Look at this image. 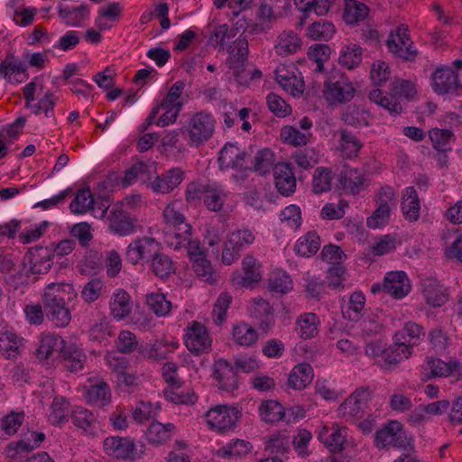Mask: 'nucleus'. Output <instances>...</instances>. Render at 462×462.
Returning a JSON list of instances; mask_svg holds the SVG:
<instances>
[{
	"label": "nucleus",
	"mask_w": 462,
	"mask_h": 462,
	"mask_svg": "<svg viewBox=\"0 0 462 462\" xmlns=\"http://www.w3.org/2000/svg\"><path fill=\"white\" fill-rule=\"evenodd\" d=\"M339 134L340 140L338 150L341 155L346 159L356 158L363 147L361 141L346 129H340Z\"/></svg>",
	"instance_id": "44"
},
{
	"label": "nucleus",
	"mask_w": 462,
	"mask_h": 462,
	"mask_svg": "<svg viewBox=\"0 0 462 462\" xmlns=\"http://www.w3.org/2000/svg\"><path fill=\"white\" fill-rule=\"evenodd\" d=\"M106 225L111 234L119 236L133 235L138 227L137 219L131 217L119 204L114 205L108 210Z\"/></svg>",
	"instance_id": "10"
},
{
	"label": "nucleus",
	"mask_w": 462,
	"mask_h": 462,
	"mask_svg": "<svg viewBox=\"0 0 462 462\" xmlns=\"http://www.w3.org/2000/svg\"><path fill=\"white\" fill-rule=\"evenodd\" d=\"M388 50L396 56L404 60H411L415 56L411 50V42L405 25L398 26L392 31L387 40Z\"/></svg>",
	"instance_id": "16"
},
{
	"label": "nucleus",
	"mask_w": 462,
	"mask_h": 462,
	"mask_svg": "<svg viewBox=\"0 0 462 462\" xmlns=\"http://www.w3.org/2000/svg\"><path fill=\"white\" fill-rule=\"evenodd\" d=\"M362 57L363 50L357 44L344 45L340 51L338 63L347 69H354L361 63Z\"/></svg>",
	"instance_id": "48"
},
{
	"label": "nucleus",
	"mask_w": 462,
	"mask_h": 462,
	"mask_svg": "<svg viewBox=\"0 0 462 462\" xmlns=\"http://www.w3.org/2000/svg\"><path fill=\"white\" fill-rule=\"evenodd\" d=\"M385 293L396 300L407 296L411 289L407 274L402 271L389 272L384 276Z\"/></svg>",
	"instance_id": "24"
},
{
	"label": "nucleus",
	"mask_w": 462,
	"mask_h": 462,
	"mask_svg": "<svg viewBox=\"0 0 462 462\" xmlns=\"http://www.w3.org/2000/svg\"><path fill=\"white\" fill-rule=\"evenodd\" d=\"M185 171L179 167L169 169L157 175L148 183V187L157 194H169L184 180Z\"/></svg>",
	"instance_id": "15"
},
{
	"label": "nucleus",
	"mask_w": 462,
	"mask_h": 462,
	"mask_svg": "<svg viewBox=\"0 0 462 462\" xmlns=\"http://www.w3.org/2000/svg\"><path fill=\"white\" fill-rule=\"evenodd\" d=\"M216 125L213 115L201 110L189 116L181 128V134L189 146L199 148L212 138Z\"/></svg>",
	"instance_id": "1"
},
{
	"label": "nucleus",
	"mask_w": 462,
	"mask_h": 462,
	"mask_svg": "<svg viewBox=\"0 0 462 462\" xmlns=\"http://www.w3.org/2000/svg\"><path fill=\"white\" fill-rule=\"evenodd\" d=\"M240 415V411L236 407L218 404L206 412L205 420L210 430L226 432L235 427Z\"/></svg>",
	"instance_id": "8"
},
{
	"label": "nucleus",
	"mask_w": 462,
	"mask_h": 462,
	"mask_svg": "<svg viewBox=\"0 0 462 462\" xmlns=\"http://www.w3.org/2000/svg\"><path fill=\"white\" fill-rule=\"evenodd\" d=\"M232 335L236 344L243 346H252L256 344L262 333L261 331L258 332L249 324L241 322L234 325Z\"/></svg>",
	"instance_id": "45"
},
{
	"label": "nucleus",
	"mask_w": 462,
	"mask_h": 462,
	"mask_svg": "<svg viewBox=\"0 0 462 462\" xmlns=\"http://www.w3.org/2000/svg\"><path fill=\"white\" fill-rule=\"evenodd\" d=\"M95 205V199L89 189H79L69 205L71 212L75 215H84L90 212L92 206Z\"/></svg>",
	"instance_id": "54"
},
{
	"label": "nucleus",
	"mask_w": 462,
	"mask_h": 462,
	"mask_svg": "<svg viewBox=\"0 0 462 462\" xmlns=\"http://www.w3.org/2000/svg\"><path fill=\"white\" fill-rule=\"evenodd\" d=\"M28 65L14 55H8L5 60L0 62V76L11 84H19L25 81L29 75Z\"/></svg>",
	"instance_id": "19"
},
{
	"label": "nucleus",
	"mask_w": 462,
	"mask_h": 462,
	"mask_svg": "<svg viewBox=\"0 0 462 462\" xmlns=\"http://www.w3.org/2000/svg\"><path fill=\"white\" fill-rule=\"evenodd\" d=\"M334 33L333 23L325 20L313 23L306 30V35L314 41H328Z\"/></svg>",
	"instance_id": "60"
},
{
	"label": "nucleus",
	"mask_w": 462,
	"mask_h": 462,
	"mask_svg": "<svg viewBox=\"0 0 462 462\" xmlns=\"http://www.w3.org/2000/svg\"><path fill=\"white\" fill-rule=\"evenodd\" d=\"M333 174L330 169L318 167L312 177V189L316 194H321L330 190L332 186Z\"/></svg>",
	"instance_id": "61"
},
{
	"label": "nucleus",
	"mask_w": 462,
	"mask_h": 462,
	"mask_svg": "<svg viewBox=\"0 0 462 462\" xmlns=\"http://www.w3.org/2000/svg\"><path fill=\"white\" fill-rule=\"evenodd\" d=\"M73 424L81 429L86 434L95 436L99 430V422L97 416L83 407H76L71 413Z\"/></svg>",
	"instance_id": "32"
},
{
	"label": "nucleus",
	"mask_w": 462,
	"mask_h": 462,
	"mask_svg": "<svg viewBox=\"0 0 462 462\" xmlns=\"http://www.w3.org/2000/svg\"><path fill=\"white\" fill-rule=\"evenodd\" d=\"M175 431V425L172 423L162 424L153 421L147 429L145 435L147 440L153 445H162L170 440Z\"/></svg>",
	"instance_id": "40"
},
{
	"label": "nucleus",
	"mask_w": 462,
	"mask_h": 462,
	"mask_svg": "<svg viewBox=\"0 0 462 462\" xmlns=\"http://www.w3.org/2000/svg\"><path fill=\"white\" fill-rule=\"evenodd\" d=\"M291 7V0H263L260 7V14L263 18L282 16Z\"/></svg>",
	"instance_id": "63"
},
{
	"label": "nucleus",
	"mask_w": 462,
	"mask_h": 462,
	"mask_svg": "<svg viewBox=\"0 0 462 462\" xmlns=\"http://www.w3.org/2000/svg\"><path fill=\"white\" fill-rule=\"evenodd\" d=\"M302 42L292 31H283L276 38L274 51L277 55L286 57L300 51Z\"/></svg>",
	"instance_id": "31"
},
{
	"label": "nucleus",
	"mask_w": 462,
	"mask_h": 462,
	"mask_svg": "<svg viewBox=\"0 0 462 462\" xmlns=\"http://www.w3.org/2000/svg\"><path fill=\"white\" fill-rule=\"evenodd\" d=\"M253 449L252 444L245 439H232L217 450V456L223 459L240 458Z\"/></svg>",
	"instance_id": "33"
},
{
	"label": "nucleus",
	"mask_w": 462,
	"mask_h": 462,
	"mask_svg": "<svg viewBox=\"0 0 462 462\" xmlns=\"http://www.w3.org/2000/svg\"><path fill=\"white\" fill-rule=\"evenodd\" d=\"M429 137L435 150L441 152L451 150V143L454 140V135L451 131L434 128L430 131Z\"/></svg>",
	"instance_id": "64"
},
{
	"label": "nucleus",
	"mask_w": 462,
	"mask_h": 462,
	"mask_svg": "<svg viewBox=\"0 0 462 462\" xmlns=\"http://www.w3.org/2000/svg\"><path fill=\"white\" fill-rule=\"evenodd\" d=\"M424 371L432 377L454 375L462 376V365L457 361L445 362L439 358L430 357L424 364Z\"/></svg>",
	"instance_id": "26"
},
{
	"label": "nucleus",
	"mask_w": 462,
	"mask_h": 462,
	"mask_svg": "<svg viewBox=\"0 0 462 462\" xmlns=\"http://www.w3.org/2000/svg\"><path fill=\"white\" fill-rule=\"evenodd\" d=\"M319 319L313 312L301 313L295 322V331L301 339L313 338L319 334Z\"/></svg>",
	"instance_id": "34"
},
{
	"label": "nucleus",
	"mask_w": 462,
	"mask_h": 462,
	"mask_svg": "<svg viewBox=\"0 0 462 462\" xmlns=\"http://www.w3.org/2000/svg\"><path fill=\"white\" fill-rule=\"evenodd\" d=\"M368 14V7L356 0H346L344 20L348 24H355L365 19Z\"/></svg>",
	"instance_id": "57"
},
{
	"label": "nucleus",
	"mask_w": 462,
	"mask_h": 462,
	"mask_svg": "<svg viewBox=\"0 0 462 462\" xmlns=\"http://www.w3.org/2000/svg\"><path fill=\"white\" fill-rule=\"evenodd\" d=\"M259 415L266 423H275L283 420L284 408L276 401L267 400L261 403Z\"/></svg>",
	"instance_id": "55"
},
{
	"label": "nucleus",
	"mask_w": 462,
	"mask_h": 462,
	"mask_svg": "<svg viewBox=\"0 0 462 462\" xmlns=\"http://www.w3.org/2000/svg\"><path fill=\"white\" fill-rule=\"evenodd\" d=\"M191 230L192 227L190 225L166 229L163 236L164 243L170 248L180 250L185 246L191 236Z\"/></svg>",
	"instance_id": "43"
},
{
	"label": "nucleus",
	"mask_w": 462,
	"mask_h": 462,
	"mask_svg": "<svg viewBox=\"0 0 462 462\" xmlns=\"http://www.w3.org/2000/svg\"><path fill=\"white\" fill-rule=\"evenodd\" d=\"M185 345L191 353L199 356L211 350L212 338L203 324L193 321L187 328Z\"/></svg>",
	"instance_id": "12"
},
{
	"label": "nucleus",
	"mask_w": 462,
	"mask_h": 462,
	"mask_svg": "<svg viewBox=\"0 0 462 462\" xmlns=\"http://www.w3.org/2000/svg\"><path fill=\"white\" fill-rule=\"evenodd\" d=\"M213 378L220 390L232 393L238 386L237 374L233 365L224 358L213 364Z\"/></svg>",
	"instance_id": "18"
},
{
	"label": "nucleus",
	"mask_w": 462,
	"mask_h": 462,
	"mask_svg": "<svg viewBox=\"0 0 462 462\" xmlns=\"http://www.w3.org/2000/svg\"><path fill=\"white\" fill-rule=\"evenodd\" d=\"M161 249L160 243L151 236L134 238L125 249V260L133 264L148 263Z\"/></svg>",
	"instance_id": "7"
},
{
	"label": "nucleus",
	"mask_w": 462,
	"mask_h": 462,
	"mask_svg": "<svg viewBox=\"0 0 462 462\" xmlns=\"http://www.w3.org/2000/svg\"><path fill=\"white\" fill-rule=\"evenodd\" d=\"M69 402L62 396H56L51 405L49 420L52 425H60L68 420Z\"/></svg>",
	"instance_id": "62"
},
{
	"label": "nucleus",
	"mask_w": 462,
	"mask_h": 462,
	"mask_svg": "<svg viewBox=\"0 0 462 462\" xmlns=\"http://www.w3.org/2000/svg\"><path fill=\"white\" fill-rule=\"evenodd\" d=\"M43 308L47 319L51 320L55 327L64 328L70 322L71 315L66 304H57Z\"/></svg>",
	"instance_id": "59"
},
{
	"label": "nucleus",
	"mask_w": 462,
	"mask_h": 462,
	"mask_svg": "<svg viewBox=\"0 0 462 462\" xmlns=\"http://www.w3.org/2000/svg\"><path fill=\"white\" fill-rule=\"evenodd\" d=\"M63 358L64 366L70 372L81 370L86 362V355L73 346L64 348L60 356Z\"/></svg>",
	"instance_id": "58"
},
{
	"label": "nucleus",
	"mask_w": 462,
	"mask_h": 462,
	"mask_svg": "<svg viewBox=\"0 0 462 462\" xmlns=\"http://www.w3.org/2000/svg\"><path fill=\"white\" fill-rule=\"evenodd\" d=\"M338 180L343 189L352 195L359 194L370 185V180L366 174L357 168L343 171L339 175Z\"/></svg>",
	"instance_id": "22"
},
{
	"label": "nucleus",
	"mask_w": 462,
	"mask_h": 462,
	"mask_svg": "<svg viewBox=\"0 0 462 462\" xmlns=\"http://www.w3.org/2000/svg\"><path fill=\"white\" fill-rule=\"evenodd\" d=\"M375 444L379 448L393 447L406 451L414 448L413 439L409 436L402 425L392 420L375 434Z\"/></svg>",
	"instance_id": "4"
},
{
	"label": "nucleus",
	"mask_w": 462,
	"mask_h": 462,
	"mask_svg": "<svg viewBox=\"0 0 462 462\" xmlns=\"http://www.w3.org/2000/svg\"><path fill=\"white\" fill-rule=\"evenodd\" d=\"M421 293L426 303L431 307H440L448 300V291L439 281L428 278L421 282Z\"/></svg>",
	"instance_id": "28"
},
{
	"label": "nucleus",
	"mask_w": 462,
	"mask_h": 462,
	"mask_svg": "<svg viewBox=\"0 0 462 462\" xmlns=\"http://www.w3.org/2000/svg\"><path fill=\"white\" fill-rule=\"evenodd\" d=\"M226 198L227 193L223 188L212 184L206 189L204 204L210 211L217 212L223 209Z\"/></svg>",
	"instance_id": "52"
},
{
	"label": "nucleus",
	"mask_w": 462,
	"mask_h": 462,
	"mask_svg": "<svg viewBox=\"0 0 462 462\" xmlns=\"http://www.w3.org/2000/svg\"><path fill=\"white\" fill-rule=\"evenodd\" d=\"M104 450L108 456L116 458L134 460L142 457L144 446L136 444L128 438L107 437L103 443Z\"/></svg>",
	"instance_id": "9"
},
{
	"label": "nucleus",
	"mask_w": 462,
	"mask_h": 462,
	"mask_svg": "<svg viewBox=\"0 0 462 462\" xmlns=\"http://www.w3.org/2000/svg\"><path fill=\"white\" fill-rule=\"evenodd\" d=\"M274 182L278 191L283 196L292 194L296 189V178L292 168L285 162L273 168Z\"/></svg>",
	"instance_id": "27"
},
{
	"label": "nucleus",
	"mask_w": 462,
	"mask_h": 462,
	"mask_svg": "<svg viewBox=\"0 0 462 462\" xmlns=\"http://www.w3.org/2000/svg\"><path fill=\"white\" fill-rule=\"evenodd\" d=\"M247 56L248 42L245 38L239 37L229 46L226 64L231 69H238L243 67Z\"/></svg>",
	"instance_id": "37"
},
{
	"label": "nucleus",
	"mask_w": 462,
	"mask_h": 462,
	"mask_svg": "<svg viewBox=\"0 0 462 462\" xmlns=\"http://www.w3.org/2000/svg\"><path fill=\"white\" fill-rule=\"evenodd\" d=\"M52 263L51 249L49 247L31 248L23 257V267L32 274L47 273Z\"/></svg>",
	"instance_id": "13"
},
{
	"label": "nucleus",
	"mask_w": 462,
	"mask_h": 462,
	"mask_svg": "<svg viewBox=\"0 0 462 462\" xmlns=\"http://www.w3.org/2000/svg\"><path fill=\"white\" fill-rule=\"evenodd\" d=\"M255 238L254 231L246 226L230 232L223 247L222 263L225 265L234 263L240 257L241 253L254 243Z\"/></svg>",
	"instance_id": "3"
},
{
	"label": "nucleus",
	"mask_w": 462,
	"mask_h": 462,
	"mask_svg": "<svg viewBox=\"0 0 462 462\" xmlns=\"http://www.w3.org/2000/svg\"><path fill=\"white\" fill-rule=\"evenodd\" d=\"M73 286L66 282H51L48 284L43 291V307L53 306L57 304H66L74 296Z\"/></svg>",
	"instance_id": "25"
},
{
	"label": "nucleus",
	"mask_w": 462,
	"mask_h": 462,
	"mask_svg": "<svg viewBox=\"0 0 462 462\" xmlns=\"http://www.w3.org/2000/svg\"><path fill=\"white\" fill-rule=\"evenodd\" d=\"M411 355V351L408 346L399 345L396 340H393V345L389 347H384L383 352V366L389 368L391 365H394L402 362L403 359L408 358Z\"/></svg>",
	"instance_id": "50"
},
{
	"label": "nucleus",
	"mask_w": 462,
	"mask_h": 462,
	"mask_svg": "<svg viewBox=\"0 0 462 462\" xmlns=\"http://www.w3.org/2000/svg\"><path fill=\"white\" fill-rule=\"evenodd\" d=\"M132 309L130 295L122 289L116 290L110 300V310L112 316L116 320H122L126 318Z\"/></svg>",
	"instance_id": "39"
},
{
	"label": "nucleus",
	"mask_w": 462,
	"mask_h": 462,
	"mask_svg": "<svg viewBox=\"0 0 462 462\" xmlns=\"http://www.w3.org/2000/svg\"><path fill=\"white\" fill-rule=\"evenodd\" d=\"M416 95L414 84L409 80L395 79L392 84L389 95H384L381 89L370 91L369 99L376 105L386 109L391 115H400L403 108L401 98L411 99Z\"/></svg>",
	"instance_id": "2"
},
{
	"label": "nucleus",
	"mask_w": 462,
	"mask_h": 462,
	"mask_svg": "<svg viewBox=\"0 0 462 462\" xmlns=\"http://www.w3.org/2000/svg\"><path fill=\"white\" fill-rule=\"evenodd\" d=\"M163 219L167 225V229L189 225L186 222V217L182 212V204L180 201L169 203L163 210Z\"/></svg>",
	"instance_id": "53"
},
{
	"label": "nucleus",
	"mask_w": 462,
	"mask_h": 462,
	"mask_svg": "<svg viewBox=\"0 0 462 462\" xmlns=\"http://www.w3.org/2000/svg\"><path fill=\"white\" fill-rule=\"evenodd\" d=\"M123 12V6L120 3L112 2L98 10V15L96 18V25L100 31L112 28Z\"/></svg>",
	"instance_id": "41"
},
{
	"label": "nucleus",
	"mask_w": 462,
	"mask_h": 462,
	"mask_svg": "<svg viewBox=\"0 0 462 462\" xmlns=\"http://www.w3.org/2000/svg\"><path fill=\"white\" fill-rule=\"evenodd\" d=\"M85 399L87 402L99 407L106 405L110 400L109 386L105 382L91 385L85 393Z\"/></svg>",
	"instance_id": "56"
},
{
	"label": "nucleus",
	"mask_w": 462,
	"mask_h": 462,
	"mask_svg": "<svg viewBox=\"0 0 462 462\" xmlns=\"http://www.w3.org/2000/svg\"><path fill=\"white\" fill-rule=\"evenodd\" d=\"M65 346L66 342L60 336L52 333H43L39 338L37 357L41 360H48L55 353L61 356Z\"/></svg>",
	"instance_id": "29"
},
{
	"label": "nucleus",
	"mask_w": 462,
	"mask_h": 462,
	"mask_svg": "<svg viewBox=\"0 0 462 462\" xmlns=\"http://www.w3.org/2000/svg\"><path fill=\"white\" fill-rule=\"evenodd\" d=\"M248 155L235 143H226L219 153V166L221 170L246 169V158Z\"/></svg>",
	"instance_id": "23"
},
{
	"label": "nucleus",
	"mask_w": 462,
	"mask_h": 462,
	"mask_svg": "<svg viewBox=\"0 0 462 462\" xmlns=\"http://www.w3.org/2000/svg\"><path fill=\"white\" fill-rule=\"evenodd\" d=\"M242 267L244 276L240 283L243 287H252L261 281V263L253 255L247 254L243 258Z\"/></svg>",
	"instance_id": "42"
},
{
	"label": "nucleus",
	"mask_w": 462,
	"mask_h": 462,
	"mask_svg": "<svg viewBox=\"0 0 462 462\" xmlns=\"http://www.w3.org/2000/svg\"><path fill=\"white\" fill-rule=\"evenodd\" d=\"M23 338L14 331H0V353L9 360L15 359L21 354Z\"/></svg>",
	"instance_id": "35"
},
{
	"label": "nucleus",
	"mask_w": 462,
	"mask_h": 462,
	"mask_svg": "<svg viewBox=\"0 0 462 462\" xmlns=\"http://www.w3.org/2000/svg\"><path fill=\"white\" fill-rule=\"evenodd\" d=\"M423 334V328L414 323H405L402 329L397 331L393 337V340L399 345L406 346L412 352V346L415 344L414 340L419 339L420 335Z\"/></svg>",
	"instance_id": "49"
},
{
	"label": "nucleus",
	"mask_w": 462,
	"mask_h": 462,
	"mask_svg": "<svg viewBox=\"0 0 462 462\" xmlns=\"http://www.w3.org/2000/svg\"><path fill=\"white\" fill-rule=\"evenodd\" d=\"M311 136V133L302 132L296 125H284L280 133L281 140L294 147L307 145Z\"/></svg>",
	"instance_id": "47"
},
{
	"label": "nucleus",
	"mask_w": 462,
	"mask_h": 462,
	"mask_svg": "<svg viewBox=\"0 0 462 462\" xmlns=\"http://www.w3.org/2000/svg\"><path fill=\"white\" fill-rule=\"evenodd\" d=\"M314 374L311 365L308 363H300L295 365L288 377V384L295 390H302L309 385Z\"/></svg>",
	"instance_id": "38"
},
{
	"label": "nucleus",
	"mask_w": 462,
	"mask_h": 462,
	"mask_svg": "<svg viewBox=\"0 0 462 462\" xmlns=\"http://www.w3.org/2000/svg\"><path fill=\"white\" fill-rule=\"evenodd\" d=\"M318 439L332 453H339L346 442L347 429L337 422H325L317 430Z\"/></svg>",
	"instance_id": "11"
},
{
	"label": "nucleus",
	"mask_w": 462,
	"mask_h": 462,
	"mask_svg": "<svg viewBox=\"0 0 462 462\" xmlns=\"http://www.w3.org/2000/svg\"><path fill=\"white\" fill-rule=\"evenodd\" d=\"M401 209L404 218L409 222H416L420 215V200L414 187L404 189L402 196Z\"/></svg>",
	"instance_id": "30"
},
{
	"label": "nucleus",
	"mask_w": 462,
	"mask_h": 462,
	"mask_svg": "<svg viewBox=\"0 0 462 462\" xmlns=\"http://www.w3.org/2000/svg\"><path fill=\"white\" fill-rule=\"evenodd\" d=\"M320 247V238L317 232H308L300 237L295 245V251L304 257H310L315 254Z\"/></svg>",
	"instance_id": "51"
},
{
	"label": "nucleus",
	"mask_w": 462,
	"mask_h": 462,
	"mask_svg": "<svg viewBox=\"0 0 462 462\" xmlns=\"http://www.w3.org/2000/svg\"><path fill=\"white\" fill-rule=\"evenodd\" d=\"M293 65L281 64L275 70V79L279 85L291 95L296 97L303 93L304 83L295 73Z\"/></svg>",
	"instance_id": "21"
},
{
	"label": "nucleus",
	"mask_w": 462,
	"mask_h": 462,
	"mask_svg": "<svg viewBox=\"0 0 462 462\" xmlns=\"http://www.w3.org/2000/svg\"><path fill=\"white\" fill-rule=\"evenodd\" d=\"M185 83L183 81L178 80L174 82L162 102L156 106H160V109L165 110L157 119L156 125L165 127L176 122L184 106L182 98Z\"/></svg>",
	"instance_id": "5"
},
{
	"label": "nucleus",
	"mask_w": 462,
	"mask_h": 462,
	"mask_svg": "<svg viewBox=\"0 0 462 462\" xmlns=\"http://www.w3.org/2000/svg\"><path fill=\"white\" fill-rule=\"evenodd\" d=\"M371 393L366 388L356 390L344 402L340 404L337 412L344 418L361 417L366 407Z\"/></svg>",
	"instance_id": "17"
},
{
	"label": "nucleus",
	"mask_w": 462,
	"mask_h": 462,
	"mask_svg": "<svg viewBox=\"0 0 462 462\" xmlns=\"http://www.w3.org/2000/svg\"><path fill=\"white\" fill-rule=\"evenodd\" d=\"M431 87L439 95L455 93L459 88L458 76L448 67L439 68L432 75Z\"/></svg>",
	"instance_id": "20"
},
{
	"label": "nucleus",
	"mask_w": 462,
	"mask_h": 462,
	"mask_svg": "<svg viewBox=\"0 0 462 462\" xmlns=\"http://www.w3.org/2000/svg\"><path fill=\"white\" fill-rule=\"evenodd\" d=\"M249 315L256 321L262 336L267 335L274 324V316L270 303L261 297L252 299L248 309Z\"/></svg>",
	"instance_id": "14"
},
{
	"label": "nucleus",
	"mask_w": 462,
	"mask_h": 462,
	"mask_svg": "<svg viewBox=\"0 0 462 462\" xmlns=\"http://www.w3.org/2000/svg\"><path fill=\"white\" fill-rule=\"evenodd\" d=\"M342 120L347 125L361 128L370 125L372 116L365 109L359 106H348L342 114Z\"/></svg>",
	"instance_id": "46"
},
{
	"label": "nucleus",
	"mask_w": 462,
	"mask_h": 462,
	"mask_svg": "<svg viewBox=\"0 0 462 462\" xmlns=\"http://www.w3.org/2000/svg\"><path fill=\"white\" fill-rule=\"evenodd\" d=\"M58 9L60 17L69 26H81L89 16V7L87 5H80L79 6L60 5Z\"/></svg>",
	"instance_id": "36"
},
{
	"label": "nucleus",
	"mask_w": 462,
	"mask_h": 462,
	"mask_svg": "<svg viewBox=\"0 0 462 462\" xmlns=\"http://www.w3.org/2000/svg\"><path fill=\"white\" fill-rule=\"evenodd\" d=\"M356 94V88L344 74H331L324 84L323 96L330 106L349 102Z\"/></svg>",
	"instance_id": "6"
}]
</instances>
